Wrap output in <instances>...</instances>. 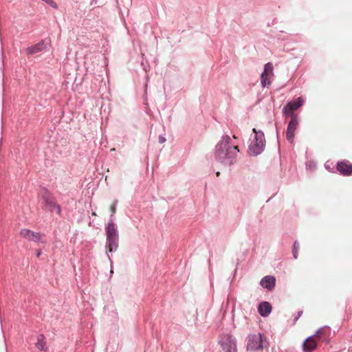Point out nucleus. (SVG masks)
<instances>
[{
    "label": "nucleus",
    "instance_id": "nucleus-7",
    "mask_svg": "<svg viewBox=\"0 0 352 352\" xmlns=\"http://www.w3.org/2000/svg\"><path fill=\"white\" fill-rule=\"evenodd\" d=\"M298 125V118L296 114H292L291 120L287 127L286 138L290 142L293 143L295 137V131Z\"/></svg>",
    "mask_w": 352,
    "mask_h": 352
},
{
    "label": "nucleus",
    "instance_id": "nucleus-12",
    "mask_svg": "<svg viewBox=\"0 0 352 352\" xmlns=\"http://www.w3.org/2000/svg\"><path fill=\"white\" fill-rule=\"evenodd\" d=\"M260 285L270 291L275 287L276 279L273 276H265L260 281Z\"/></svg>",
    "mask_w": 352,
    "mask_h": 352
},
{
    "label": "nucleus",
    "instance_id": "nucleus-6",
    "mask_svg": "<svg viewBox=\"0 0 352 352\" xmlns=\"http://www.w3.org/2000/svg\"><path fill=\"white\" fill-rule=\"evenodd\" d=\"M322 328L323 327H321L320 329H318L314 335L309 336L303 342L302 348L305 352H312L316 349L317 346V342L314 337L316 336L319 337L322 336L323 332L321 331Z\"/></svg>",
    "mask_w": 352,
    "mask_h": 352
},
{
    "label": "nucleus",
    "instance_id": "nucleus-8",
    "mask_svg": "<svg viewBox=\"0 0 352 352\" xmlns=\"http://www.w3.org/2000/svg\"><path fill=\"white\" fill-rule=\"evenodd\" d=\"M305 100L302 97H298L296 100L288 102L283 109V113L285 116H292V114H294L293 111L302 106Z\"/></svg>",
    "mask_w": 352,
    "mask_h": 352
},
{
    "label": "nucleus",
    "instance_id": "nucleus-13",
    "mask_svg": "<svg viewBox=\"0 0 352 352\" xmlns=\"http://www.w3.org/2000/svg\"><path fill=\"white\" fill-rule=\"evenodd\" d=\"M272 309V305L267 301L261 302L258 307V311L263 317L268 316L270 314Z\"/></svg>",
    "mask_w": 352,
    "mask_h": 352
},
{
    "label": "nucleus",
    "instance_id": "nucleus-11",
    "mask_svg": "<svg viewBox=\"0 0 352 352\" xmlns=\"http://www.w3.org/2000/svg\"><path fill=\"white\" fill-rule=\"evenodd\" d=\"M337 170L342 175L349 176L352 175V164L347 160L338 162Z\"/></svg>",
    "mask_w": 352,
    "mask_h": 352
},
{
    "label": "nucleus",
    "instance_id": "nucleus-15",
    "mask_svg": "<svg viewBox=\"0 0 352 352\" xmlns=\"http://www.w3.org/2000/svg\"><path fill=\"white\" fill-rule=\"evenodd\" d=\"M105 230H106L107 237L118 236V233L116 226L112 222L108 223V224L105 228Z\"/></svg>",
    "mask_w": 352,
    "mask_h": 352
},
{
    "label": "nucleus",
    "instance_id": "nucleus-10",
    "mask_svg": "<svg viewBox=\"0 0 352 352\" xmlns=\"http://www.w3.org/2000/svg\"><path fill=\"white\" fill-rule=\"evenodd\" d=\"M19 234L22 237L29 241L44 243L42 236L38 232H34L28 229H23Z\"/></svg>",
    "mask_w": 352,
    "mask_h": 352
},
{
    "label": "nucleus",
    "instance_id": "nucleus-3",
    "mask_svg": "<svg viewBox=\"0 0 352 352\" xmlns=\"http://www.w3.org/2000/svg\"><path fill=\"white\" fill-rule=\"evenodd\" d=\"M254 133V139L248 146L250 155L257 156L263 152L265 148V138L264 133L261 130L252 129Z\"/></svg>",
    "mask_w": 352,
    "mask_h": 352
},
{
    "label": "nucleus",
    "instance_id": "nucleus-20",
    "mask_svg": "<svg viewBox=\"0 0 352 352\" xmlns=\"http://www.w3.org/2000/svg\"><path fill=\"white\" fill-rule=\"evenodd\" d=\"M110 210H111V212H112L113 214H115L116 210V204H113L111 205Z\"/></svg>",
    "mask_w": 352,
    "mask_h": 352
},
{
    "label": "nucleus",
    "instance_id": "nucleus-9",
    "mask_svg": "<svg viewBox=\"0 0 352 352\" xmlns=\"http://www.w3.org/2000/svg\"><path fill=\"white\" fill-rule=\"evenodd\" d=\"M273 65L271 63H267L265 65L264 71L261 76V86L263 87H268L271 84L270 77L273 74Z\"/></svg>",
    "mask_w": 352,
    "mask_h": 352
},
{
    "label": "nucleus",
    "instance_id": "nucleus-17",
    "mask_svg": "<svg viewBox=\"0 0 352 352\" xmlns=\"http://www.w3.org/2000/svg\"><path fill=\"white\" fill-rule=\"evenodd\" d=\"M45 336L43 334L39 335L37 338V342L36 344V347L41 351H45Z\"/></svg>",
    "mask_w": 352,
    "mask_h": 352
},
{
    "label": "nucleus",
    "instance_id": "nucleus-24",
    "mask_svg": "<svg viewBox=\"0 0 352 352\" xmlns=\"http://www.w3.org/2000/svg\"><path fill=\"white\" fill-rule=\"evenodd\" d=\"M216 175H217V176H219V175H220V172L217 171V172L216 173Z\"/></svg>",
    "mask_w": 352,
    "mask_h": 352
},
{
    "label": "nucleus",
    "instance_id": "nucleus-5",
    "mask_svg": "<svg viewBox=\"0 0 352 352\" xmlns=\"http://www.w3.org/2000/svg\"><path fill=\"white\" fill-rule=\"evenodd\" d=\"M41 198L43 201L44 207L48 208L51 212L56 210L58 214L60 213V206L56 204L54 198L48 191L45 190L41 194Z\"/></svg>",
    "mask_w": 352,
    "mask_h": 352
},
{
    "label": "nucleus",
    "instance_id": "nucleus-2",
    "mask_svg": "<svg viewBox=\"0 0 352 352\" xmlns=\"http://www.w3.org/2000/svg\"><path fill=\"white\" fill-rule=\"evenodd\" d=\"M246 349L248 351H258L269 345L265 336L261 332L248 334L246 337Z\"/></svg>",
    "mask_w": 352,
    "mask_h": 352
},
{
    "label": "nucleus",
    "instance_id": "nucleus-21",
    "mask_svg": "<svg viewBox=\"0 0 352 352\" xmlns=\"http://www.w3.org/2000/svg\"><path fill=\"white\" fill-rule=\"evenodd\" d=\"M302 314V311H298V314L297 316L294 318V322H296L297 320L299 318L300 316H301V315Z\"/></svg>",
    "mask_w": 352,
    "mask_h": 352
},
{
    "label": "nucleus",
    "instance_id": "nucleus-25",
    "mask_svg": "<svg viewBox=\"0 0 352 352\" xmlns=\"http://www.w3.org/2000/svg\"><path fill=\"white\" fill-rule=\"evenodd\" d=\"M92 215L96 216V214L95 212H92Z\"/></svg>",
    "mask_w": 352,
    "mask_h": 352
},
{
    "label": "nucleus",
    "instance_id": "nucleus-23",
    "mask_svg": "<svg viewBox=\"0 0 352 352\" xmlns=\"http://www.w3.org/2000/svg\"><path fill=\"white\" fill-rule=\"evenodd\" d=\"M40 255H41V251H38V252H37L36 256H39Z\"/></svg>",
    "mask_w": 352,
    "mask_h": 352
},
{
    "label": "nucleus",
    "instance_id": "nucleus-1",
    "mask_svg": "<svg viewBox=\"0 0 352 352\" xmlns=\"http://www.w3.org/2000/svg\"><path fill=\"white\" fill-rule=\"evenodd\" d=\"M239 152L237 146L231 143L229 135H224L221 141L216 145L214 157L220 163L225 165H231L234 163L237 153Z\"/></svg>",
    "mask_w": 352,
    "mask_h": 352
},
{
    "label": "nucleus",
    "instance_id": "nucleus-16",
    "mask_svg": "<svg viewBox=\"0 0 352 352\" xmlns=\"http://www.w3.org/2000/svg\"><path fill=\"white\" fill-rule=\"evenodd\" d=\"M44 49L43 42H40L33 46H30L26 49L28 54H34L42 51Z\"/></svg>",
    "mask_w": 352,
    "mask_h": 352
},
{
    "label": "nucleus",
    "instance_id": "nucleus-19",
    "mask_svg": "<svg viewBox=\"0 0 352 352\" xmlns=\"http://www.w3.org/2000/svg\"><path fill=\"white\" fill-rule=\"evenodd\" d=\"M306 167L308 169H310L311 170H314L316 169V164L315 162L312 161V160H309L308 162H307L306 163Z\"/></svg>",
    "mask_w": 352,
    "mask_h": 352
},
{
    "label": "nucleus",
    "instance_id": "nucleus-18",
    "mask_svg": "<svg viewBox=\"0 0 352 352\" xmlns=\"http://www.w3.org/2000/svg\"><path fill=\"white\" fill-rule=\"evenodd\" d=\"M299 243L298 241H295L293 245L292 254L293 256L295 259L298 258V250H299Z\"/></svg>",
    "mask_w": 352,
    "mask_h": 352
},
{
    "label": "nucleus",
    "instance_id": "nucleus-22",
    "mask_svg": "<svg viewBox=\"0 0 352 352\" xmlns=\"http://www.w3.org/2000/svg\"><path fill=\"white\" fill-rule=\"evenodd\" d=\"M165 141H166V140H165V138H164V137H161V136H160V137L159 138V142H160V143H164Z\"/></svg>",
    "mask_w": 352,
    "mask_h": 352
},
{
    "label": "nucleus",
    "instance_id": "nucleus-4",
    "mask_svg": "<svg viewBox=\"0 0 352 352\" xmlns=\"http://www.w3.org/2000/svg\"><path fill=\"white\" fill-rule=\"evenodd\" d=\"M218 342L223 352H238L236 338L231 334L223 335Z\"/></svg>",
    "mask_w": 352,
    "mask_h": 352
},
{
    "label": "nucleus",
    "instance_id": "nucleus-14",
    "mask_svg": "<svg viewBox=\"0 0 352 352\" xmlns=\"http://www.w3.org/2000/svg\"><path fill=\"white\" fill-rule=\"evenodd\" d=\"M118 236L107 237L106 249L108 252H112L118 248Z\"/></svg>",
    "mask_w": 352,
    "mask_h": 352
}]
</instances>
